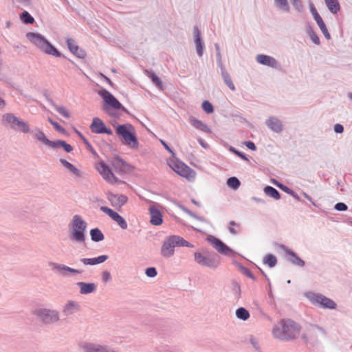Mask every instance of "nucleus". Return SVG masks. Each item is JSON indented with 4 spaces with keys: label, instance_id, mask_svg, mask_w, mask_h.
Returning <instances> with one entry per match:
<instances>
[{
    "label": "nucleus",
    "instance_id": "nucleus-16",
    "mask_svg": "<svg viewBox=\"0 0 352 352\" xmlns=\"http://www.w3.org/2000/svg\"><path fill=\"white\" fill-rule=\"evenodd\" d=\"M309 8H310V12L313 16L314 19L316 21L319 28L320 29L321 32L324 34L325 38L327 40L331 39V34L328 32V30L327 28V26H326L324 22L323 21L322 17L318 12L314 5L311 2L309 3Z\"/></svg>",
    "mask_w": 352,
    "mask_h": 352
},
{
    "label": "nucleus",
    "instance_id": "nucleus-14",
    "mask_svg": "<svg viewBox=\"0 0 352 352\" xmlns=\"http://www.w3.org/2000/svg\"><path fill=\"white\" fill-rule=\"evenodd\" d=\"M97 170L103 179L111 184L121 183L122 182L114 175L110 167L101 160L98 163Z\"/></svg>",
    "mask_w": 352,
    "mask_h": 352
},
{
    "label": "nucleus",
    "instance_id": "nucleus-57",
    "mask_svg": "<svg viewBox=\"0 0 352 352\" xmlns=\"http://www.w3.org/2000/svg\"><path fill=\"white\" fill-rule=\"evenodd\" d=\"M334 209L337 211L344 212L347 210L348 206L346 204L343 202H338L335 204Z\"/></svg>",
    "mask_w": 352,
    "mask_h": 352
},
{
    "label": "nucleus",
    "instance_id": "nucleus-64",
    "mask_svg": "<svg viewBox=\"0 0 352 352\" xmlns=\"http://www.w3.org/2000/svg\"><path fill=\"white\" fill-rule=\"evenodd\" d=\"M250 342L256 350H259L260 348L258 342L256 338H254L253 336H251L250 338Z\"/></svg>",
    "mask_w": 352,
    "mask_h": 352
},
{
    "label": "nucleus",
    "instance_id": "nucleus-43",
    "mask_svg": "<svg viewBox=\"0 0 352 352\" xmlns=\"http://www.w3.org/2000/svg\"><path fill=\"white\" fill-rule=\"evenodd\" d=\"M250 316L248 310L244 307H241L236 310V316L240 320L245 321L250 318Z\"/></svg>",
    "mask_w": 352,
    "mask_h": 352
},
{
    "label": "nucleus",
    "instance_id": "nucleus-46",
    "mask_svg": "<svg viewBox=\"0 0 352 352\" xmlns=\"http://www.w3.org/2000/svg\"><path fill=\"white\" fill-rule=\"evenodd\" d=\"M277 258L276 257L272 254H268L265 256L263 259L264 264L267 265L269 267H274L277 264Z\"/></svg>",
    "mask_w": 352,
    "mask_h": 352
},
{
    "label": "nucleus",
    "instance_id": "nucleus-8",
    "mask_svg": "<svg viewBox=\"0 0 352 352\" xmlns=\"http://www.w3.org/2000/svg\"><path fill=\"white\" fill-rule=\"evenodd\" d=\"M34 314L45 324L55 323L59 320V313L54 309L39 308L34 310Z\"/></svg>",
    "mask_w": 352,
    "mask_h": 352
},
{
    "label": "nucleus",
    "instance_id": "nucleus-3",
    "mask_svg": "<svg viewBox=\"0 0 352 352\" xmlns=\"http://www.w3.org/2000/svg\"><path fill=\"white\" fill-rule=\"evenodd\" d=\"M26 37L45 54L57 58L62 56L61 53L41 34L38 32H28Z\"/></svg>",
    "mask_w": 352,
    "mask_h": 352
},
{
    "label": "nucleus",
    "instance_id": "nucleus-19",
    "mask_svg": "<svg viewBox=\"0 0 352 352\" xmlns=\"http://www.w3.org/2000/svg\"><path fill=\"white\" fill-rule=\"evenodd\" d=\"M193 35L197 53L199 57H201L204 54L205 44L201 36V31L197 26L194 27Z\"/></svg>",
    "mask_w": 352,
    "mask_h": 352
},
{
    "label": "nucleus",
    "instance_id": "nucleus-47",
    "mask_svg": "<svg viewBox=\"0 0 352 352\" xmlns=\"http://www.w3.org/2000/svg\"><path fill=\"white\" fill-rule=\"evenodd\" d=\"M76 133L78 134V137L82 140L83 143L85 144L86 148L87 150H89L94 155H97L96 151L94 150L90 142L88 141V140L83 135V134L78 131V130H76Z\"/></svg>",
    "mask_w": 352,
    "mask_h": 352
},
{
    "label": "nucleus",
    "instance_id": "nucleus-62",
    "mask_svg": "<svg viewBox=\"0 0 352 352\" xmlns=\"http://www.w3.org/2000/svg\"><path fill=\"white\" fill-rule=\"evenodd\" d=\"M116 223L122 229L125 230L127 228V223L123 217L121 216Z\"/></svg>",
    "mask_w": 352,
    "mask_h": 352
},
{
    "label": "nucleus",
    "instance_id": "nucleus-40",
    "mask_svg": "<svg viewBox=\"0 0 352 352\" xmlns=\"http://www.w3.org/2000/svg\"><path fill=\"white\" fill-rule=\"evenodd\" d=\"M100 210L107 214L109 217H111L114 221L117 222V221L120 218L121 215L118 214L116 211L113 210L111 208H108L107 206H101Z\"/></svg>",
    "mask_w": 352,
    "mask_h": 352
},
{
    "label": "nucleus",
    "instance_id": "nucleus-33",
    "mask_svg": "<svg viewBox=\"0 0 352 352\" xmlns=\"http://www.w3.org/2000/svg\"><path fill=\"white\" fill-rule=\"evenodd\" d=\"M59 162L61 164H63L68 170L72 173L77 177H80L81 175V172L79 169H78L74 165L69 162L65 159L60 158Z\"/></svg>",
    "mask_w": 352,
    "mask_h": 352
},
{
    "label": "nucleus",
    "instance_id": "nucleus-51",
    "mask_svg": "<svg viewBox=\"0 0 352 352\" xmlns=\"http://www.w3.org/2000/svg\"><path fill=\"white\" fill-rule=\"evenodd\" d=\"M221 77L223 80V82H225V84L232 90V91H234L235 90V86L231 79V77L229 74L228 72H224L222 75H221Z\"/></svg>",
    "mask_w": 352,
    "mask_h": 352
},
{
    "label": "nucleus",
    "instance_id": "nucleus-34",
    "mask_svg": "<svg viewBox=\"0 0 352 352\" xmlns=\"http://www.w3.org/2000/svg\"><path fill=\"white\" fill-rule=\"evenodd\" d=\"M89 233H90L91 239L94 242H100V241H102V240H104V236L103 233L98 228H92L90 230Z\"/></svg>",
    "mask_w": 352,
    "mask_h": 352
},
{
    "label": "nucleus",
    "instance_id": "nucleus-24",
    "mask_svg": "<svg viewBox=\"0 0 352 352\" xmlns=\"http://www.w3.org/2000/svg\"><path fill=\"white\" fill-rule=\"evenodd\" d=\"M265 124L273 132L280 133L283 131L282 122L276 117L270 116L265 120Z\"/></svg>",
    "mask_w": 352,
    "mask_h": 352
},
{
    "label": "nucleus",
    "instance_id": "nucleus-61",
    "mask_svg": "<svg viewBox=\"0 0 352 352\" xmlns=\"http://www.w3.org/2000/svg\"><path fill=\"white\" fill-rule=\"evenodd\" d=\"M61 148L64 149L66 153H71L73 151V146L69 144H67L65 140L62 142Z\"/></svg>",
    "mask_w": 352,
    "mask_h": 352
},
{
    "label": "nucleus",
    "instance_id": "nucleus-44",
    "mask_svg": "<svg viewBox=\"0 0 352 352\" xmlns=\"http://www.w3.org/2000/svg\"><path fill=\"white\" fill-rule=\"evenodd\" d=\"M306 32L314 44L317 45H319L320 44V40L319 36L314 32L311 25H307Z\"/></svg>",
    "mask_w": 352,
    "mask_h": 352
},
{
    "label": "nucleus",
    "instance_id": "nucleus-26",
    "mask_svg": "<svg viewBox=\"0 0 352 352\" xmlns=\"http://www.w3.org/2000/svg\"><path fill=\"white\" fill-rule=\"evenodd\" d=\"M256 60L259 64L272 68H276L278 65V61L274 57L268 55L258 54Z\"/></svg>",
    "mask_w": 352,
    "mask_h": 352
},
{
    "label": "nucleus",
    "instance_id": "nucleus-58",
    "mask_svg": "<svg viewBox=\"0 0 352 352\" xmlns=\"http://www.w3.org/2000/svg\"><path fill=\"white\" fill-rule=\"evenodd\" d=\"M290 1L297 11H302L303 6L301 0H290Z\"/></svg>",
    "mask_w": 352,
    "mask_h": 352
},
{
    "label": "nucleus",
    "instance_id": "nucleus-29",
    "mask_svg": "<svg viewBox=\"0 0 352 352\" xmlns=\"http://www.w3.org/2000/svg\"><path fill=\"white\" fill-rule=\"evenodd\" d=\"M76 285L80 288V293L84 295L93 293L96 289V285L94 283L78 282Z\"/></svg>",
    "mask_w": 352,
    "mask_h": 352
},
{
    "label": "nucleus",
    "instance_id": "nucleus-20",
    "mask_svg": "<svg viewBox=\"0 0 352 352\" xmlns=\"http://www.w3.org/2000/svg\"><path fill=\"white\" fill-rule=\"evenodd\" d=\"M66 43L69 50L74 56L81 59L85 58L87 55L86 52L83 49L80 48L79 46L76 44V41H74V39L69 38L67 39Z\"/></svg>",
    "mask_w": 352,
    "mask_h": 352
},
{
    "label": "nucleus",
    "instance_id": "nucleus-12",
    "mask_svg": "<svg viewBox=\"0 0 352 352\" xmlns=\"http://www.w3.org/2000/svg\"><path fill=\"white\" fill-rule=\"evenodd\" d=\"M207 240L210 243L213 248L221 254L232 256L234 255V251L223 243L221 239L216 238L214 236H209Z\"/></svg>",
    "mask_w": 352,
    "mask_h": 352
},
{
    "label": "nucleus",
    "instance_id": "nucleus-59",
    "mask_svg": "<svg viewBox=\"0 0 352 352\" xmlns=\"http://www.w3.org/2000/svg\"><path fill=\"white\" fill-rule=\"evenodd\" d=\"M187 214H188L189 216H190L191 217L194 218L195 219H196L197 221H199L201 222H207V220L206 218H204V217L197 215L196 214H195L190 210H188Z\"/></svg>",
    "mask_w": 352,
    "mask_h": 352
},
{
    "label": "nucleus",
    "instance_id": "nucleus-10",
    "mask_svg": "<svg viewBox=\"0 0 352 352\" xmlns=\"http://www.w3.org/2000/svg\"><path fill=\"white\" fill-rule=\"evenodd\" d=\"M170 166L177 174L189 180L195 177V171L179 160L173 162Z\"/></svg>",
    "mask_w": 352,
    "mask_h": 352
},
{
    "label": "nucleus",
    "instance_id": "nucleus-38",
    "mask_svg": "<svg viewBox=\"0 0 352 352\" xmlns=\"http://www.w3.org/2000/svg\"><path fill=\"white\" fill-rule=\"evenodd\" d=\"M31 133L34 134V138L45 144V145H47L50 141L45 133L38 128H36L34 131H32Z\"/></svg>",
    "mask_w": 352,
    "mask_h": 352
},
{
    "label": "nucleus",
    "instance_id": "nucleus-52",
    "mask_svg": "<svg viewBox=\"0 0 352 352\" xmlns=\"http://www.w3.org/2000/svg\"><path fill=\"white\" fill-rule=\"evenodd\" d=\"M201 107L207 114H211L214 111L213 105L208 100H204L201 104Z\"/></svg>",
    "mask_w": 352,
    "mask_h": 352
},
{
    "label": "nucleus",
    "instance_id": "nucleus-41",
    "mask_svg": "<svg viewBox=\"0 0 352 352\" xmlns=\"http://www.w3.org/2000/svg\"><path fill=\"white\" fill-rule=\"evenodd\" d=\"M234 264L239 269V270L246 276L252 279L253 280H256L255 276L252 273V272L246 267L243 266L241 263L234 261Z\"/></svg>",
    "mask_w": 352,
    "mask_h": 352
},
{
    "label": "nucleus",
    "instance_id": "nucleus-4",
    "mask_svg": "<svg viewBox=\"0 0 352 352\" xmlns=\"http://www.w3.org/2000/svg\"><path fill=\"white\" fill-rule=\"evenodd\" d=\"M116 133L123 139V144L132 149H138L139 142L134 126L130 123L118 124Z\"/></svg>",
    "mask_w": 352,
    "mask_h": 352
},
{
    "label": "nucleus",
    "instance_id": "nucleus-22",
    "mask_svg": "<svg viewBox=\"0 0 352 352\" xmlns=\"http://www.w3.org/2000/svg\"><path fill=\"white\" fill-rule=\"evenodd\" d=\"M82 348L85 352H116L110 350L106 345H100L91 342H85L82 344Z\"/></svg>",
    "mask_w": 352,
    "mask_h": 352
},
{
    "label": "nucleus",
    "instance_id": "nucleus-25",
    "mask_svg": "<svg viewBox=\"0 0 352 352\" xmlns=\"http://www.w3.org/2000/svg\"><path fill=\"white\" fill-rule=\"evenodd\" d=\"M81 310L80 304L74 300H68L63 309V314L69 316Z\"/></svg>",
    "mask_w": 352,
    "mask_h": 352
},
{
    "label": "nucleus",
    "instance_id": "nucleus-9",
    "mask_svg": "<svg viewBox=\"0 0 352 352\" xmlns=\"http://www.w3.org/2000/svg\"><path fill=\"white\" fill-rule=\"evenodd\" d=\"M3 119L9 124H11V127L15 130L24 133H31L30 128L28 124L19 118L15 116L13 113H8L3 116Z\"/></svg>",
    "mask_w": 352,
    "mask_h": 352
},
{
    "label": "nucleus",
    "instance_id": "nucleus-49",
    "mask_svg": "<svg viewBox=\"0 0 352 352\" xmlns=\"http://www.w3.org/2000/svg\"><path fill=\"white\" fill-rule=\"evenodd\" d=\"M231 289L232 293L234 294L235 298L239 299L241 297V286L239 283L235 280H232L231 283Z\"/></svg>",
    "mask_w": 352,
    "mask_h": 352
},
{
    "label": "nucleus",
    "instance_id": "nucleus-6",
    "mask_svg": "<svg viewBox=\"0 0 352 352\" xmlns=\"http://www.w3.org/2000/svg\"><path fill=\"white\" fill-rule=\"evenodd\" d=\"M307 299L314 305L323 309H335L337 307L336 303L329 298L322 294L314 293L311 292L305 294Z\"/></svg>",
    "mask_w": 352,
    "mask_h": 352
},
{
    "label": "nucleus",
    "instance_id": "nucleus-35",
    "mask_svg": "<svg viewBox=\"0 0 352 352\" xmlns=\"http://www.w3.org/2000/svg\"><path fill=\"white\" fill-rule=\"evenodd\" d=\"M263 192L266 195H267L276 200H278L280 199V192L275 188H274L271 186H266L263 188Z\"/></svg>",
    "mask_w": 352,
    "mask_h": 352
},
{
    "label": "nucleus",
    "instance_id": "nucleus-21",
    "mask_svg": "<svg viewBox=\"0 0 352 352\" xmlns=\"http://www.w3.org/2000/svg\"><path fill=\"white\" fill-rule=\"evenodd\" d=\"M50 265L52 266V270H56L57 272L61 273L64 276H66L67 272L72 274H80L83 272L82 270L72 268L63 264L50 263Z\"/></svg>",
    "mask_w": 352,
    "mask_h": 352
},
{
    "label": "nucleus",
    "instance_id": "nucleus-11",
    "mask_svg": "<svg viewBox=\"0 0 352 352\" xmlns=\"http://www.w3.org/2000/svg\"><path fill=\"white\" fill-rule=\"evenodd\" d=\"M207 240L210 243L213 248L221 254L232 256L234 255V251L223 243L221 239L216 238L214 236H209Z\"/></svg>",
    "mask_w": 352,
    "mask_h": 352
},
{
    "label": "nucleus",
    "instance_id": "nucleus-53",
    "mask_svg": "<svg viewBox=\"0 0 352 352\" xmlns=\"http://www.w3.org/2000/svg\"><path fill=\"white\" fill-rule=\"evenodd\" d=\"M229 151L231 153H232L233 154L236 155L237 157H240L241 159H242L245 161H247V162H250L249 159L247 157L245 154L243 153V152L237 150L236 148L230 146L229 148Z\"/></svg>",
    "mask_w": 352,
    "mask_h": 352
},
{
    "label": "nucleus",
    "instance_id": "nucleus-17",
    "mask_svg": "<svg viewBox=\"0 0 352 352\" xmlns=\"http://www.w3.org/2000/svg\"><path fill=\"white\" fill-rule=\"evenodd\" d=\"M111 164L117 172L129 171L132 168V166L119 155H116L112 158Z\"/></svg>",
    "mask_w": 352,
    "mask_h": 352
},
{
    "label": "nucleus",
    "instance_id": "nucleus-18",
    "mask_svg": "<svg viewBox=\"0 0 352 352\" xmlns=\"http://www.w3.org/2000/svg\"><path fill=\"white\" fill-rule=\"evenodd\" d=\"M107 199L111 205L116 208H120L128 201V197L126 195L114 194L111 192H108Z\"/></svg>",
    "mask_w": 352,
    "mask_h": 352
},
{
    "label": "nucleus",
    "instance_id": "nucleus-13",
    "mask_svg": "<svg viewBox=\"0 0 352 352\" xmlns=\"http://www.w3.org/2000/svg\"><path fill=\"white\" fill-rule=\"evenodd\" d=\"M207 240L210 243L213 248L221 254L232 256L234 255V251L223 243L221 239L216 238L214 236H209Z\"/></svg>",
    "mask_w": 352,
    "mask_h": 352
},
{
    "label": "nucleus",
    "instance_id": "nucleus-45",
    "mask_svg": "<svg viewBox=\"0 0 352 352\" xmlns=\"http://www.w3.org/2000/svg\"><path fill=\"white\" fill-rule=\"evenodd\" d=\"M20 19L23 23L27 25H32L35 21L34 17L26 10L20 14Z\"/></svg>",
    "mask_w": 352,
    "mask_h": 352
},
{
    "label": "nucleus",
    "instance_id": "nucleus-60",
    "mask_svg": "<svg viewBox=\"0 0 352 352\" xmlns=\"http://www.w3.org/2000/svg\"><path fill=\"white\" fill-rule=\"evenodd\" d=\"M102 280L104 283H108L111 280V275L108 271H104L102 273Z\"/></svg>",
    "mask_w": 352,
    "mask_h": 352
},
{
    "label": "nucleus",
    "instance_id": "nucleus-50",
    "mask_svg": "<svg viewBox=\"0 0 352 352\" xmlns=\"http://www.w3.org/2000/svg\"><path fill=\"white\" fill-rule=\"evenodd\" d=\"M275 5L280 10L289 12L290 7L287 0H274Z\"/></svg>",
    "mask_w": 352,
    "mask_h": 352
},
{
    "label": "nucleus",
    "instance_id": "nucleus-54",
    "mask_svg": "<svg viewBox=\"0 0 352 352\" xmlns=\"http://www.w3.org/2000/svg\"><path fill=\"white\" fill-rule=\"evenodd\" d=\"M273 183L275 184L278 188H279L280 190L286 192L287 194L290 193V191L292 188H289L286 185L283 184V183L276 180L273 179Z\"/></svg>",
    "mask_w": 352,
    "mask_h": 352
},
{
    "label": "nucleus",
    "instance_id": "nucleus-30",
    "mask_svg": "<svg viewBox=\"0 0 352 352\" xmlns=\"http://www.w3.org/2000/svg\"><path fill=\"white\" fill-rule=\"evenodd\" d=\"M105 124L99 118H94L92 122L90 125V129L92 133L96 134H102Z\"/></svg>",
    "mask_w": 352,
    "mask_h": 352
},
{
    "label": "nucleus",
    "instance_id": "nucleus-36",
    "mask_svg": "<svg viewBox=\"0 0 352 352\" xmlns=\"http://www.w3.org/2000/svg\"><path fill=\"white\" fill-rule=\"evenodd\" d=\"M148 77L151 82L160 90H164V86L160 77L153 72H148Z\"/></svg>",
    "mask_w": 352,
    "mask_h": 352
},
{
    "label": "nucleus",
    "instance_id": "nucleus-37",
    "mask_svg": "<svg viewBox=\"0 0 352 352\" xmlns=\"http://www.w3.org/2000/svg\"><path fill=\"white\" fill-rule=\"evenodd\" d=\"M48 102L51 104V105L54 108V109L60 113L61 116L65 117V118H69L70 117V114L68 110L63 106L57 105L52 99H48Z\"/></svg>",
    "mask_w": 352,
    "mask_h": 352
},
{
    "label": "nucleus",
    "instance_id": "nucleus-63",
    "mask_svg": "<svg viewBox=\"0 0 352 352\" xmlns=\"http://www.w3.org/2000/svg\"><path fill=\"white\" fill-rule=\"evenodd\" d=\"M54 128L59 133L62 134H66L67 131L65 128H63L61 125H60L57 122L56 123H53Z\"/></svg>",
    "mask_w": 352,
    "mask_h": 352
},
{
    "label": "nucleus",
    "instance_id": "nucleus-23",
    "mask_svg": "<svg viewBox=\"0 0 352 352\" xmlns=\"http://www.w3.org/2000/svg\"><path fill=\"white\" fill-rule=\"evenodd\" d=\"M150 214V223L153 226H160L163 223V215L161 211L155 206L148 208Z\"/></svg>",
    "mask_w": 352,
    "mask_h": 352
},
{
    "label": "nucleus",
    "instance_id": "nucleus-48",
    "mask_svg": "<svg viewBox=\"0 0 352 352\" xmlns=\"http://www.w3.org/2000/svg\"><path fill=\"white\" fill-rule=\"evenodd\" d=\"M226 184L232 190H237L241 185V182L236 177H230L227 179Z\"/></svg>",
    "mask_w": 352,
    "mask_h": 352
},
{
    "label": "nucleus",
    "instance_id": "nucleus-2",
    "mask_svg": "<svg viewBox=\"0 0 352 352\" xmlns=\"http://www.w3.org/2000/svg\"><path fill=\"white\" fill-rule=\"evenodd\" d=\"M87 222L78 214H75L70 223L69 239L74 243H83L86 240Z\"/></svg>",
    "mask_w": 352,
    "mask_h": 352
},
{
    "label": "nucleus",
    "instance_id": "nucleus-27",
    "mask_svg": "<svg viewBox=\"0 0 352 352\" xmlns=\"http://www.w3.org/2000/svg\"><path fill=\"white\" fill-rule=\"evenodd\" d=\"M172 236H170L166 241H164L161 249V254L164 257H170L174 254V243H171Z\"/></svg>",
    "mask_w": 352,
    "mask_h": 352
},
{
    "label": "nucleus",
    "instance_id": "nucleus-1",
    "mask_svg": "<svg viewBox=\"0 0 352 352\" xmlns=\"http://www.w3.org/2000/svg\"><path fill=\"white\" fill-rule=\"evenodd\" d=\"M301 329L300 324L292 319H282L272 329L273 336L281 341L294 340Z\"/></svg>",
    "mask_w": 352,
    "mask_h": 352
},
{
    "label": "nucleus",
    "instance_id": "nucleus-39",
    "mask_svg": "<svg viewBox=\"0 0 352 352\" xmlns=\"http://www.w3.org/2000/svg\"><path fill=\"white\" fill-rule=\"evenodd\" d=\"M100 210L107 214L109 217H111L114 221L117 222V221L120 218L121 215L118 214L116 211L113 210L111 208H108L107 206H101Z\"/></svg>",
    "mask_w": 352,
    "mask_h": 352
},
{
    "label": "nucleus",
    "instance_id": "nucleus-42",
    "mask_svg": "<svg viewBox=\"0 0 352 352\" xmlns=\"http://www.w3.org/2000/svg\"><path fill=\"white\" fill-rule=\"evenodd\" d=\"M171 243H174L175 247H185L189 242L185 240L183 237L177 235H172Z\"/></svg>",
    "mask_w": 352,
    "mask_h": 352
},
{
    "label": "nucleus",
    "instance_id": "nucleus-31",
    "mask_svg": "<svg viewBox=\"0 0 352 352\" xmlns=\"http://www.w3.org/2000/svg\"><path fill=\"white\" fill-rule=\"evenodd\" d=\"M190 123L192 126H193L197 129H199L203 132H205L206 133H211L212 131L209 128L208 125L204 124L202 121L198 120L197 118L195 117H190Z\"/></svg>",
    "mask_w": 352,
    "mask_h": 352
},
{
    "label": "nucleus",
    "instance_id": "nucleus-32",
    "mask_svg": "<svg viewBox=\"0 0 352 352\" xmlns=\"http://www.w3.org/2000/svg\"><path fill=\"white\" fill-rule=\"evenodd\" d=\"M326 6L333 14H336L340 10V4L338 0H324Z\"/></svg>",
    "mask_w": 352,
    "mask_h": 352
},
{
    "label": "nucleus",
    "instance_id": "nucleus-5",
    "mask_svg": "<svg viewBox=\"0 0 352 352\" xmlns=\"http://www.w3.org/2000/svg\"><path fill=\"white\" fill-rule=\"evenodd\" d=\"M97 94L102 98L103 100V110L112 116H116V114L113 113H111L109 111V108H112L116 110H120L122 112L129 114V111L125 108L120 101L108 90L103 87H100V89L96 91Z\"/></svg>",
    "mask_w": 352,
    "mask_h": 352
},
{
    "label": "nucleus",
    "instance_id": "nucleus-28",
    "mask_svg": "<svg viewBox=\"0 0 352 352\" xmlns=\"http://www.w3.org/2000/svg\"><path fill=\"white\" fill-rule=\"evenodd\" d=\"M108 258V255L103 254L94 258H82L80 261L85 265H95L104 263Z\"/></svg>",
    "mask_w": 352,
    "mask_h": 352
},
{
    "label": "nucleus",
    "instance_id": "nucleus-15",
    "mask_svg": "<svg viewBox=\"0 0 352 352\" xmlns=\"http://www.w3.org/2000/svg\"><path fill=\"white\" fill-rule=\"evenodd\" d=\"M279 247L286 254L287 261L293 265L301 267L305 265V262L292 249L289 248L284 244H280Z\"/></svg>",
    "mask_w": 352,
    "mask_h": 352
},
{
    "label": "nucleus",
    "instance_id": "nucleus-56",
    "mask_svg": "<svg viewBox=\"0 0 352 352\" xmlns=\"http://www.w3.org/2000/svg\"><path fill=\"white\" fill-rule=\"evenodd\" d=\"M63 140H57L55 141L50 140L47 144V146L53 148H60L62 146V142Z\"/></svg>",
    "mask_w": 352,
    "mask_h": 352
},
{
    "label": "nucleus",
    "instance_id": "nucleus-55",
    "mask_svg": "<svg viewBox=\"0 0 352 352\" xmlns=\"http://www.w3.org/2000/svg\"><path fill=\"white\" fill-rule=\"evenodd\" d=\"M145 274L150 278H154L157 276V272L155 267H149L145 270Z\"/></svg>",
    "mask_w": 352,
    "mask_h": 352
},
{
    "label": "nucleus",
    "instance_id": "nucleus-7",
    "mask_svg": "<svg viewBox=\"0 0 352 352\" xmlns=\"http://www.w3.org/2000/svg\"><path fill=\"white\" fill-rule=\"evenodd\" d=\"M194 256L197 263L210 269H216L219 264L220 256L214 252L212 253L208 252L206 256L201 252H195Z\"/></svg>",
    "mask_w": 352,
    "mask_h": 352
}]
</instances>
